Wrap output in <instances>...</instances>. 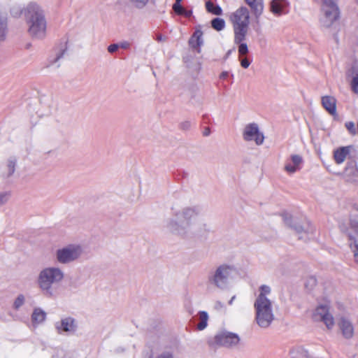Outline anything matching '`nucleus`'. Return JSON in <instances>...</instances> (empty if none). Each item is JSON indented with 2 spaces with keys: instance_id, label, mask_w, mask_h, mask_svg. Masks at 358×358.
Instances as JSON below:
<instances>
[{
  "instance_id": "nucleus-1",
  "label": "nucleus",
  "mask_w": 358,
  "mask_h": 358,
  "mask_svg": "<svg viewBox=\"0 0 358 358\" xmlns=\"http://www.w3.org/2000/svg\"><path fill=\"white\" fill-rule=\"evenodd\" d=\"M166 228L171 234L185 238L203 236L210 230L199 206L185 207L176 212L173 217L166 220Z\"/></svg>"
},
{
  "instance_id": "nucleus-2",
  "label": "nucleus",
  "mask_w": 358,
  "mask_h": 358,
  "mask_svg": "<svg viewBox=\"0 0 358 358\" xmlns=\"http://www.w3.org/2000/svg\"><path fill=\"white\" fill-rule=\"evenodd\" d=\"M10 14L15 18L24 16L27 26V32L36 39H43L46 35L47 22L43 10L35 2H30L23 8L14 6Z\"/></svg>"
},
{
  "instance_id": "nucleus-3",
  "label": "nucleus",
  "mask_w": 358,
  "mask_h": 358,
  "mask_svg": "<svg viewBox=\"0 0 358 358\" xmlns=\"http://www.w3.org/2000/svg\"><path fill=\"white\" fill-rule=\"evenodd\" d=\"M259 294L255 303V321L263 329L268 328L275 320L273 302L268 298L271 292L269 286L263 285L259 287Z\"/></svg>"
},
{
  "instance_id": "nucleus-4",
  "label": "nucleus",
  "mask_w": 358,
  "mask_h": 358,
  "mask_svg": "<svg viewBox=\"0 0 358 358\" xmlns=\"http://www.w3.org/2000/svg\"><path fill=\"white\" fill-rule=\"evenodd\" d=\"M63 269L57 266H49L42 268L37 277V285L42 294L48 298L56 296V287L64 280Z\"/></svg>"
},
{
  "instance_id": "nucleus-5",
  "label": "nucleus",
  "mask_w": 358,
  "mask_h": 358,
  "mask_svg": "<svg viewBox=\"0 0 358 358\" xmlns=\"http://www.w3.org/2000/svg\"><path fill=\"white\" fill-rule=\"evenodd\" d=\"M234 32V43H240L245 39L250 23V12L241 6L233 12L229 17Z\"/></svg>"
},
{
  "instance_id": "nucleus-6",
  "label": "nucleus",
  "mask_w": 358,
  "mask_h": 358,
  "mask_svg": "<svg viewBox=\"0 0 358 358\" xmlns=\"http://www.w3.org/2000/svg\"><path fill=\"white\" fill-rule=\"evenodd\" d=\"M236 272L234 266L229 264H222L208 275V282L214 287L224 290L227 289L229 281Z\"/></svg>"
},
{
  "instance_id": "nucleus-7",
  "label": "nucleus",
  "mask_w": 358,
  "mask_h": 358,
  "mask_svg": "<svg viewBox=\"0 0 358 358\" xmlns=\"http://www.w3.org/2000/svg\"><path fill=\"white\" fill-rule=\"evenodd\" d=\"M84 253L83 247L78 243L64 245L55 251V259L60 264H70L79 259Z\"/></svg>"
},
{
  "instance_id": "nucleus-8",
  "label": "nucleus",
  "mask_w": 358,
  "mask_h": 358,
  "mask_svg": "<svg viewBox=\"0 0 358 358\" xmlns=\"http://www.w3.org/2000/svg\"><path fill=\"white\" fill-rule=\"evenodd\" d=\"M337 1L322 0L320 17V23L322 27L329 29L339 19L340 10Z\"/></svg>"
},
{
  "instance_id": "nucleus-9",
  "label": "nucleus",
  "mask_w": 358,
  "mask_h": 358,
  "mask_svg": "<svg viewBox=\"0 0 358 358\" xmlns=\"http://www.w3.org/2000/svg\"><path fill=\"white\" fill-rule=\"evenodd\" d=\"M282 219L285 224L293 227L299 239L307 241L313 236L315 227L309 221L303 220L301 223L294 222V224L292 226L293 217L292 215L288 213H285L282 215Z\"/></svg>"
},
{
  "instance_id": "nucleus-10",
  "label": "nucleus",
  "mask_w": 358,
  "mask_h": 358,
  "mask_svg": "<svg viewBox=\"0 0 358 358\" xmlns=\"http://www.w3.org/2000/svg\"><path fill=\"white\" fill-rule=\"evenodd\" d=\"M242 136L245 141H253L256 145H261L264 141V134L260 131L258 124L255 122L246 124L243 128Z\"/></svg>"
},
{
  "instance_id": "nucleus-11",
  "label": "nucleus",
  "mask_w": 358,
  "mask_h": 358,
  "mask_svg": "<svg viewBox=\"0 0 358 358\" xmlns=\"http://www.w3.org/2000/svg\"><path fill=\"white\" fill-rule=\"evenodd\" d=\"M56 331L59 334H74L78 329L77 320L71 316H65L54 324Z\"/></svg>"
},
{
  "instance_id": "nucleus-12",
  "label": "nucleus",
  "mask_w": 358,
  "mask_h": 358,
  "mask_svg": "<svg viewBox=\"0 0 358 358\" xmlns=\"http://www.w3.org/2000/svg\"><path fill=\"white\" fill-rule=\"evenodd\" d=\"M214 341L215 343L219 346L232 348L238 345L240 337L235 333L221 331L215 336Z\"/></svg>"
},
{
  "instance_id": "nucleus-13",
  "label": "nucleus",
  "mask_w": 358,
  "mask_h": 358,
  "mask_svg": "<svg viewBox=\"0 0 358 358\" xmlns=\"http://www.w3.org/2000/svg\"><path fill=\"white\" fill-rule=\"evenodd\" d=\"M313 319L315 322H322L328 329H331L335 324L334 318L327 304L318 306L313 311Z\"/></svg>"
},
{
  "instance_id": "nucleus-14",
  "label": "nucleus",
  "mask_w": 358,
  "mask_h": 358,
  "mask_svg": "<svg viewBox=\"0 0 358 358\" xmlns=\"http://www.w3.org/2000/svg\"><path fill=\"white\" fill-rule=\"evenodd\" d=\"M338 325L344 338L350 339L353 337L355 328L352 321L349 318L345 316L341 317L338 321Z\"/></svg>"
},
{
  "instance_id": "nucleus-15",
  "label": "nucleus",
  "mask_w": 358,
  "mask_h": 358,
  "mask_svg": "<svg viewBox=\"0 0 358 358\" xmlns=\"http://www.w3.org/2000/svg\"><path fill=\"white\" fill-rule=\"evenodd\" d=\"M303 163V158L299 155H292L285 162L284 170L289 174H294L299 171Z\"/></svg>"
},
{
  "instance_id": "nucleus-16",
  "label": "nucleus",
  "mask_w": 358,
  "mask_h": 358,
  "mask_svg": "<svg viewBox=\"0 0 358 358\" xmlns=\"http://www.w3.org/2000/svg\"><path fill=\"white\" fill-rule=\"evenodd\" d=\"M17 166V158L15 156H10L7 158L3 166L1 176L5 179H8L14 174Z\"/></svg>"
},
{
  "instance_id": "nucleus-17",
  "label": "nucleus",
  "mask_w": 358,
  "mask_h": 358,
  "mask_svg": "<svg viewBox=\"0 0 358 358\" xmlns=\"http://www.w3.org/2000/svg\"><path fill=\"white\" fill-rule=\"evenodd\" d=\"M353 150L354 148L352 145L341 147L335 150L334 151V158L336 163L338 164L343 163Z\"/></svg>"
},
{
  "instance_id": "nucleus-18",
  "label": "nucleus",
  "mask_w": 358,
  "mask_h": 358,
  "mask_svg": "<svg viewBox=\"0 0 358 358\" xmlns=\"http://www.w3.org/2000/svg\"><path fill=\"white\" fill-rule=\"evenodd\" d=\"M321 103L323 108L331 115H336V99L332 96H323L321 98Z\"/></svg>"
},
{
  "instance_id": "nucleus-19",
  "label": "nucleus",
  "mask_w": 358,
  "mask_h": 358,
  "mask_svg": "<svg viewBox=\"0 0 358 358\" xmlns=\"http://www.w3.org/2000/svg\"><path fill=\"white\" fill-rule=\"evenodd\" d=\"M344 178L348 182H354L358 178V169L354 162L347 164L343 173Z\"/></svg>"
},
{
  "instance_id": "nucleus-20",
  "label": "nucleus",
  "mask_w": 358,
  "mask_h": 358,
  "mask_svg": "<svg viewBox=\"0 0 358 358\" xmlns=\"http://www.w3.org/2000/svg\"><path fill=\"white\" fill-rule=\"evenodd\" d=\"M250 7L256 19H259L264 11V6L263 0H245Z\"/></svg>"
},
{
  "instance_id": "nucleus-21",
  "label": "nucleus",
  "mask_w": 358,
  "mask_h": 358,
  "mask_svg": "<svg viewBox=\"0 0 358 358\" xmlns=\"http://www.w3.org/2000/svg\"><path fill=\"white\" fill-rule=\"evenodd\" d=\"M287 5L286 0H272L270 3V10L273 15L280 16L282 14L283 9Z\"/></svg>"
},
{
  "instance_id": "nucleus-22",
  "label": "nucleus",
  "mask_w": 358,
  "mask_h": 358,
  "mask_svg": "<svg viewBox=\"0 0 358 358\" xmlns=\"http://www.w3.org/2000/svg\"><path fill=\"white\" fill-rule=\"evenodd\" d=\"M46 319V313L41 308H34L31 315V322L34 326L43 323Z\"/></svg>"
},
{
  "instance_id": "nucleus-23",
  "label": "nucleus",
  "mask_w": 358,
  "mask_h": 358,
  "mask_svg": "<svg viewBox=\"0 0 358 358\" xmlns=\"http://www.w3.org/2000/svg\"><path fill=\"white\" fill-rule=\"evenodd\" d=\"M196 320L198 321L196 324V329L199 331H203L208 326L209 315L206 311H199L196 315Z\"/></svg>"
},
{
  "instance_id": "nucleus-24",
  "label": "nucleus",
  "mask_w": 358,
  "mask_h": 358,
  "mask_svg": "<svg viewBox=\"0 0 358 358\" xmlns=\"http://www.w3.org/2000/svg\"><path fill=\"white\" fill-rule=\"evenodd\" d=\"M203 32L201 30H196L189 41V45L194 48H199L203 44Z\"/></svg>"
},
{
  "instance_id": "nucleus-25",
  "label": "nucleus",
  "mask_w": 358,
  "mask_h": 358,
  "mask_svg": "<svg viewBox=\"0 0 358 358\" xmlns=\"http://www.w3.org/2000/svg\"><path fill=\"white\" fill-rule=\"evenodd\" d=\"M206 8L208 13H210L213 15H220L222 13L221 7L218 5L214 4L210 1L206 2Z\"/></svg>"
},
{
  "instance_id": "nucleus-26",
  "label": "nucleus",
  "mask_w": 358,
  "mask_h": 358,
  "mask_svg": "<svg viewBox=\"0 0 358 358\" xmlns=\"http://www.w3.org/2000/svg\"><path fill=\"white\" fill-rule=\"evenodd\" d=\"M289 354L292 358H306L308 356L307 351L300 347L292 348Z\"/></svg>"
},
{
  "instance_id": "nucleus-27",
  "label": "nucleus",
  "mask_w": 358,
  "mask_h": 358,
  "mask_svg": "<svg viewBox=\"0 0 358 358\" xmlns=\"http://www.w3.org/2000/svg\"><path fill=\"white\" fill-rule=\"evenodd\" d=\"M350 241V247L354 253V258L355 262H358V241L355 240L353 236L350 234H348Z\"/></svg>"
},
{
  "instance_id": "nucleus-28",
  "label": "nucleus",
  "mask_w": 358,
  "mask_h": 358,
  "mask_svg": "<svg viewBox=\"0 0 358 358\" xmlns=\"http://www.w3.org/2000/svg\"><path fill=\"white\" fill-rule=\"evenodd\" d=\"M211 26L215 30L221 31L225 27V21L222 18H214L211 21Z\"/></svg>"
},
{
  "instance_id": "nucleus-29",
  "label": "nucleus",
  "mask_w": 358,
  "mask_h": 358,
  "mask_svg": "<svg viewBox=\"0 0 358 358\" xmlns=\"http://www.w3.org/2000/svg\"><path fill=\"white\" fill-rule=\"evenodd\" d=\"M351 87L354 92L358 94V69H353Z\"/></svg>"
},
{
  "instance_id": "nucleus-30",
  "label": "nucleus",
  "mask_w": 358,
  "mask_h": 358,
  "mask_svg": "<svg viewBox=\"0 0 358 358\" xmlns=\"http://www.w3.org/2000/svg\"><path fill=\"white\" fill-rule=\"evenodd\" d=\"M317 284V279L313 276H310L306 278L305 282V287L310 290L312 289Z\"/></svg>"
},
{
  "instance_id": "nucleus-31",
  "label": "nucleus",
  "mask_w": 358,
  "mask_h": 358,
  "mask_svg": "<svg viewBox=\"0 0 358 358\" xmlns=\"http://www.w3.org/2000/svg\"><path fill=\"white\" fill-rule=\"evenodd\" d=\"M24 303V296L22 294L19 295L15 300L13 306L15 309L20 308Z\"/></svg>"
},
{
  "instance_id": "nucleus-32",
  "label": "nucleus",
  "mask_w": 358,
  "mask_h": 358,
  "mask_svg": "<svg viewBox=\"0 0 358 358\" xmlns=\"http://www.w3.org/2000/svg\"><path fill=\"white\" fill-rule=\"evenodd\" d=\"M150 0H131V2L138 8H143Z\"/></svg>"
},
{
  "instance_id": "nucleus-33",
  "label": "nucleus",
  "mask_w": 358,
  "mask_h": 358,
  "mask_svg": "<svg viewBox=\"0 0 358 358\" xmlns=\"http://www.w3.org/2000/svg\"><path fill=\"white\" fill-rule=\"evenodd\" d=\"M238 46V53L241 56L245 55L248 52V45L245 43L241 42Z\"/></svg>"
},
{
  "instance_id": "nucleus-34",
  "label": "nucleus",
  "mask_w": 358,
  "mask_h": 358,
  "mask_svg": "<svg viewBox=\"0 0 358 358\" xmlns=\"http://www.w3.org/2000/svg\"><path fill=\"white\" fill-rule=\"evenodd\" d=\"M350 225H351L352 229L358 236V217L351 219L350 220Z\"/></svg>"
},
{
  "instance_id": "nucleus-35",
  "label": "nucleus",
  "mask_w": 358,
  "mask_h": 358,
  "mask_svg": "<svg viewBox=\"0 0 358 358\" xmlns=\"http://www.w3.org/2000/svg\"><path fill=\"white\" fill-rule=\"evenodd\" d=\"M345 127L347 129L350 131V134H355L356 133V128L354 122H348L345 123Z\"/></svg>"
},
{
  "instance_id": "nucleus-36",
  "label": "nucleus",
  "mask_w": 358,
  "mask_h": 358,
  "mask_svg": "<svg viewBox=\"0 0 358 358\" xmlns=\"http://www.w3.org/2000/svg\"><path fill=\"white\" fill-rule=\"evenodd\" d=\"M173 10L176 14L182 15L185 8L181 5H173Z\"/></svg>"
},
{
  "instance_id": "nucleus-37",
  "label": "nucleus",
  "mask_w": 358,
  "mask_h": 358,
  "mask_svg": "<svg viewBox=\"0 0 358 358\" xmlns=\"http://www.w3.org/2000/svg\"><path fill=\"white\" fill-rule=\"evenodd\" d=\"M118 48H119L118 44L117 43H113V44L110 45L108 47V51L110 53H113V52H116Z\"/></svg>"
},
{
  "instance_id": "nucleus-38",
  "label": "nucleus",
  "mask_w": 358,
  "mask_h": 358,
  "mask_svg": "<svg viewBox=\"0 0 358 358\" xmlns=\"http://www.w3.org/2000/svg\"><path fill=\"white\" fill-rule=\"evenodd\" d=\"M241 65L243 68L247 69L249 67L250 62L248 61L247 58L240 59Z\"/></svg>"
},
{
  "instance_id": "nucleus-39",
  "label": "nucleus",
  "mask_w": 358,
  "mask_h": 358,
  "mask_svg": "<svg viewBox=\"0 0 358 358\" xmlns=\"http://www.w3.org/2000/svg\"><path fill=\"white\" fill-rule=\"evenodd\" d=\"M117 44L119 45V48H121L122 49H128L131 45L130 43L128 41H122Z\"/></svg>"
},
{
  "instance_id": "nucleus-40",
  "label": "nucleus",
  "mask_w": 358,
  "mask_h": 358,
  "mask_svg": "<svg viewBox=\"0 0 358 358\" xmlns=\"http://www.w3.org/2000/svg\"><path fill=\"white\" fill-rule=\"evenodd\" d=\"M10 192H6L4 193H1V203L3 201H8V199L10 198Z\"/></svg>"
},
{
  "instance_id": "nucleus-41",
  "label": "nucleus",
  "mask_w": 358,
  "mask_h": 358,
  "mask_svg": "<svg viewBox=\"0 0 358 358\" xmlns=\"http://www.w3.org/2000/svg\"><path fill=\"white\" fill-rule=\"evenodd\" d=\"M180 127L182 129H188L190 127V122L185 121L181 123Z\"/></svg>"
},
{
  "instance_id": "nucleus-42",
  "label": "nucleus",
  "mask_w": 358,
  "mask_h": 358,
  "mask_svg": "<svg viewBox=\"0 0 358 358\" xmlns=\"http://www.w3.org/2000/svg\"><path fill=\"white\" fill-rule=\"evenodd\" d=\"M192 10H187L185 9L182 15L185 16L186 17H189L192 15Z\"/></svg>"
},
{
  "instance_id": "nucleus-43",
  "label": "nucleus",
  "mask_w": 358,
  "mask_h": 358,
  "mask_svg": "<svg viewBox=\"0 0 358 358\" xmlns=\"http://www.w3.org/2000/svg\"><path fill=\"white\" fill-rule=\"evenodd\" d=\"M156 40L159 42H164L165 41L166 38L164 36L159 34L157 36Z\"/></svg>"
},
{
  "instance_id": "nucleus-44",
  "label": "nucleus",
  "mask_w": 358,
  "mask_h": 358,
  "mask_svg": "<svg viewBox=\"0 0 358 358\" xmlns=\"http://www.w3.org/2000/svg\"><path fill=\"white\" fill-rule=\"evenodd\" d=\"M63 54H64V52L57 55L56 56V57L54 59L53 62H51L50 65L52 66L53 63H56L59 59V58L62 56Z\"/></svg>"
},
{
  "instance_id": "nucleus-45",
  "label": "nucleus",
  "mask_w": 358,
  "mask_h": 358,
  "mask_svg": "<svg viewBox=\"0 0 358 358\" xmlns=\"http://www.w3.org/2000/svg\"><path fill=\"white\" fill-rule=\"evenodd\" d=\"M215 307L216 309H220L224 307V304L220 301H217L215 304Z\"/></svg>"
},
{
  "instance_id": "nucleus-46",
  "label": "nucleus",
  "mask_w": 358,
  "mask_h": 358,
  "mask_svg": "<svg viewBox=\"0 0 358 358\" xmlns=\"http://www.w3.org/2000/svg\"><path fill=\"white\" fill-rule=\"evenodd\" d=\"M227 76H228V72H227V71H223V72L220 74V78H223V79H224V78H226L227 77Z\"/></svg>"
},
{
  "instance_id": "nucleus-47",
  "label": "nucleus",
  "mask_w": 358,
  "mask_h": 358,
  "mask_svg": "<svg viewBox=\"0 0 358 358\" xmlns=\"http://www.w3.org/2000/svg\"><path fill=\"white\" fill-rule=\"evenodd\" d=\"M235 299H236V296L234 295V296H233L231 298V299L229 301V302H228L229 305L231 306V305L233 304V302H234V301L235 300Z\"/></svg>"
},
{
  "instance_id": "nucleus-48",
  "label": "nucleus",
  "mask_w": 358,
  "mask_h": 358,
  "mask_svg": "<svg viewBox=\"0 0 358 358\" xmlns=\"http://www.w3.org/2000/svg\"><path fill=\"white\" fill-rule=\"evenodd\" d=\"M182 0H176V3L173 4V5H178V6H180V2L182 1Z\"/></svg>"
},
{
  "instance_id": "nucleus-49",
  "label": "nucleus",
  "mask_w": 358,
  "mask_h": 358,
  "mask_svg": "<svg viewBox=\"0 0 358 358\" xmlns=\"http://www.w3.org/2000/svg\"><path fill=\"white\" fill-rule=\"evenodd\" d=\"M209 134H210V130H209V129H207L203 134H204V136H208Z\"/></svg>"
},
{
  "instance_id": "nucleus-50",
  "label": "nucleus",
  "mask_w": 358,
  "mask_h": 358,
  "mask_svg": "<svg viewBox=\"0 0 358 358\" xmlns=\"http://www.w3.org/2000/svg\"><path fill=\"white\" fill-rule=\"evenodd\" d=\"M340 228L341 229V230H344V228H343L341 225L340 226Z\"/></svg>"
},
{
  "instance_id": "nucleus-51",
  "label": "nucleus",
  "mask_w": 358,
  "mask_h": 358,
  "mask_svg": "<svg viewBox=\"0 0 358 358\" xmlns=\"http://www.w3.org/2000/svg\"><path fill=\"white\" fill-rule=\"evenodd\" d=\"M354 358H358V354L355 356H354Z\"/></svg>"
},
{
  "instance_id": "nucleus-52",
  "label": "nucleus",
  "mask_w": 358,
  "mask_h": 358,
  "mask_svg": "<svg viewBox=\"0 0 358 358\" xmlns=\"http://www.w3.org/2000/svg\"><path fill=\"white\" fill-rule=\"evenodd\" d=\"M30 45H31L30 44H28V45H27V48H29V47Z\"/></svg>"
},
{
  "instance_id": "nucleus-53",
  "label": "nucleus",
  "mask_w": 358,
  "mask_h": 358,
  "mask_svg": "<svg viewBox=\"0 0 358 358\" xmlns=\"http://www.w3.org/2000/svg\"><path fill=\"white\" fill-rule=\"evenodd\" d=\"M357 1H358V0H357Z\"/></svg>"
}]
</instances>
